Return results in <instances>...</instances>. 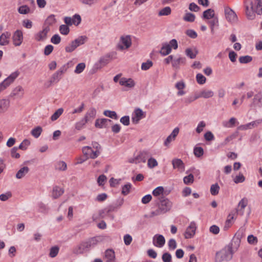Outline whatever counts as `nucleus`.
<instances>
[{"label": "nucleus", "instance_id": "obj_15", "mask_svg": "<svg viewBox=\"0 0 262 262\" xmlns=\"http://www.w3.org/2000/svg\"><path fill=\"white\" fill-rule=\"evenodd\" d=\"M119 84L128 89H132L135 86V82L132 78L125 77L121 78L119 80Z\"/></svg>", "mask_w": 262, "mask_h": 262}, {"label": "nucleus", "instance_id": "obj_21", "mask_svg": "<svg viewBox=\"0 0 262 262\" xmlns=\"http://www.w3.org/2000/svg\"><path fill=\"white\" fill-rule=\"evenodd\" d=\"M111 121V120L106 118L98 119L96 120L95 126L99 128H105Z\"/></svg>", "mask_w": 262, "mask_h": 262}, {"label": "nucleus", "instance_id": "obj_61", "mask_svg": "<svg viewBox=\"0 0 262 262\" xmlns=\"http://www.w3.org/2000/svg\"><path fill=\"white\" fill-rule=\"evenodd\" d=\"M245 230L244 228H241L235 233L234 237L241 239L245 235Z\"/></svg>", "mask_w": 262, "mask_h": 262}, {"label": "nucleus", "instance_id": "obj_10", "mask_svg": "<svg viewBox=\"0 0 262 262\" xmlns=\"http://www.w3.org/2000/svg\"><path fill=\"white\" fill-rule=\"evenodd\" d=\"M186 59L185 57L179 55L174 57L172 63V67L176 70H179L181 65H184L186 63Z\"/></svg>", "mask_w": 262, "mask_h": 262}, {"label": "nucleus", "instance_id": "obj_58", "mask_svg": "<svg viewBox=\"0 0 262 262\" xmlns=\"http://www.w3.org/2000/svg\"><path fill=\"white\" fill-rule=\"evenodd\" d=\"M248 243L250 245H255L258 242L257 238L253 235H249L247 237Z\"/></svg>", "mask_w": 262, "mask_h": 262}, {"label": "nucleus", "instance_id": "obj_52", "mask_svg": "<svg viewBox=\"0 0 262 262\" xmlns=\"http://www.w3.org/2000/svg\"><path fill=\"white\" fill-rule=\"evenodd\" d=\"M196 80L199 84H203L206 82V78L203 74L198 73L196 75Z\"/></svg>", "mask_w": 262, "mask_h": 262}, {"label": "nucleus", "instance_id": "obj_41", "mask_svg": "<svg viewBox=\"0 0 262 262\" xmlns=\"http://www.w3.org/2000/svg\"><path fill=\"white\" fill-rule=\"evenodd\" d=\"M158 163L157 161L154 158L150 157L147 161V166L149 168H153L158 166Z\"/></svg>", "mask_w": 262, "mask_h": 262}, {"label": "nucleus", "instance_id": "obj_50", "mask_svg": "<svg viewBox=\"0 0 262 262\" xmlns=\"http://www.w3.org/2000/svg\"><path fill=\"white\" fill-rule=\"evenodd\" d=\"M103 114L105 116L114 119L116 120L118 119V116L117 115V113L115 111L106 110L104 112Z\"/></svg>", "mask_w": 262, "mask_h": 262}, {"label": "nucleus", "instance_id": "obj_42", "mask_svg": "<svg viewBox=\"0 0 262 262\" xmlns=\"http://www.w3.org/2000/svg\"><path fill=\"white\" fill-rule=\"evenodd\" d=\"M171 10L169 7H166L161 9L158 13L159 16H167L171 13Z\"/></svg>", "mask_w": 262, "mask_h": 262}, {"label": "nucleus", "instance_id": "obj_9", "mask_svg": "<svg viewBox=\"0 0 262 262\" xmlns=\"http://www.w3.org/2000/svg\"><path fill=\"white\" fill-rule=\"evenodd\" d=\"M82 151L86 157V159L89 158L94 159L99 156L98 151H95L92 147L89 146L83 147L82 148Z\"/></svg>", "mask_w": 262, "mask_h": 262}, {"label": "nucleus", "instance_id": "obj_44", "mask_svg": "<svg viewBox=\"0 0 262 262\" xmlns=\"http://www.w3.org/2000/svg\"><path fill=\"white\" fill-rule=\"evenodd\" d=\"M63 109L62 108H58L51 117L52 121L56 120L63 113Z\"/></svg>", "mask_w": 262, "mask_h": 262}, {"label": "nucleus", "instance_id": "obj_17", "mask_svg": "<svg viewBox=\"0 0 262 262\" xmlns=\"http://www.w3.org/2000/svg\"><path fill=\"white\" fill-rule=\"evenodd\" d=\"M105 262H116V256L113 249H107L105 251Z\"/></svg>", "mask_w": 262, "mask_h": 262}, {"label": "nucleus", "instance_id": "obj_37", "mask_svg": "<svg viewBox=\"0 0 262 262\" xmlns=\"http://www.w3.org/2000/svg\"><path fill=\"white\" fill-rule=\"evenodd\" d=\"M55 168L60 171H64L67 168V165L64 161H60L56 163Z\"/></svg>", "mask_w": 262, "mask_h": 262}, {"label": "nucleus", "instance_id": "obj_12", "mask_svg": "<svg viewBox=\"0 0 262 262\" xmlns=\"http://www.w3.org/2000/svg\"><path fill=\"white\" fill-rule=\"evenodd\" d=\"M12 40L14 46H20L23 40V33L22 31L19 30H16L13 35Z\"/></svg>", "mask_w": 262, "mask_h": 262}, {"label": "nucleus", "instance_id": "obj_14", "mask_svg": "<svg viewBox=\"0 0 262 262\" xmlns=\"http://www.w3.org/2000/svg\"><path fill=\"white\" fill-rule=\"evenodd\" d=\"M66 71L63 67L61 68L52 75L51 77L50 82L52 83L58 82L61 79L62 76Z\"/></svg>", "mask_w": 262, "mask_h": 262}, {"label": "nucleus", "instance_id": "obj_20", "mask_svg": "<svg viewBox=\"0 0 262 262\" xmlns=\"http://www.w3.org/2000/svg\"><path fill=\"white\" fill-rule=\"evenodd\" d=\"M11 36V33L9 32H5L0 36V45L6 46L9 43V38Z\"/></svg>", "mask_w": 262, "mask_h": 262}, {"label": "nucleus", "instance_id": "obj_64", "mask_svg": "<svg viewBox=\"0 0 262 262\" xmlns=\"http://www.w3.org/2000/svg\"><path fill=\"white\" fill-rule=\"evenodd\" d=\"M162 259L163 262H172L171 255L168 252L164 253L162 255Z\"/></svg>", "mask_w": 262, "mask_h": 262}, {"label": "nucleus", "instance_id": "obj_45", "mask_svg": "<svg viewBox=\"0 0 262 262\" xmlns=\"http://www.w3.org/2000/svg\"><path fill=\"white\" fill-rule=\"evenodd\" d=\"M220 186L217 183L212 184L210 187V193L213 195H216L219 193Z\"/></svg>", "mask_w": 262, "mask_h": 262}, {"label": "nucleus", "instance_id": "obj_54", "mask_svg": "<svg viewBox=\"0 0 262 262\" xmlns=\"http://www.w3.org/2000/svg\"><path fill=\"white\" fill-rule=\"evenodd\" d=\"M59 31L61 34L68 35L70 32V29L67 25H61L59 27Z\"/></svg>", "mask_w": 262, "mask_h": 262}, {"label": "nucleus", "instance_id": "obj_24", "mask_svg": "<svg viewBox=\"0 0 262 262\" xmlns=\"http://www.w3.org/2000/svg\"><path fill=\"white\" fill-rule=\"evenodd\" d=\"M10 106L9 100L3 99L0 100V114L5 113Z\"/></svg>", "mask_w": 262, "mask_h": 262}, {"label": "nucleus", "instance_id": "obj_60", "mask_svg": "<svg viewBox=\"0 0 262 262\" xmlns=\"http://www.w3.org/2000/svg\"><path fill=\"white\" fill-rule=\"evenodd\" d=\"M152 62L150 60H147L145 62H143L141 64V69L143 71H146L149 69L152 66Z\"/></svg>", "mask_w": 262, "mask_h": 262}, {"label": "nucleus", "instance_id": "obj_27", "mask_svg": "<svg viewBox=\"0 0 262 262\" xmlns=\"http://www.w3.org/2000/svg\"><path fill=\"white\" fill-rule=\"evenodd\" d=\"M248 203V199L246 198H243L238 204V211H241V214L244 213V210Z\"/></svg>", "mask_w": 262, "mask_h": 262}, {"label": "nucleus", "instance_id": "obj_22", "mask_svg": "<svg viewBox=\"0 0 262 262\" xmlns=\"http://www.w3.org/2000/svg\"><path fill=\"white\" fill-rule=\"evenodd\" d=\"M96 110L94 108H90L86 113L83 119L88 122L92 120L96 116Z\"/></svg>", "mask_w": 262, "mask_h": 262}, {"label": "nucleus", "instance_id": "obj_38", "mask_svg": "<svg viewBox=\"0 0 262 262\" xmlns=\"http://www.w3.org/2000/svg\"><path fill=\"white\" fill-rule=\"evenodd\" d=\"M59 251V248L58 246L52 247L50 249L49 256L52 258L56 257L58 254Z\"/></svg>", "mask_w": 262, "mask_h": 262}, {"label": "nucleus", "instance_id": "obj_6", "mask_svg": "<svg viewBox=\"0 0 262 262\" xmlns=\"http://www.w3.org/2000/svg\"><path fill=\"white\" fill-rule=\"evenodd\" d=\"M50 31V27L48 26H43L42 30L34 35V39L37 41H45L48 38V34Z\"/></svg>", "mask_w": 262, "mask_h": 262}, {"label": "nucleus", "instance_id": "obj_57", "mask_svg": "<svg viewBox=\"0 0 262 262\" xmlns=\"http://www.w3.org/2000/svg\"><path fill=\"white\" fill-rule=\"evenodd\" d=\"M195 15L191 13H187L184 16L183 19L184 20L188 22H193L195 20Z\"/></svg>", "mask_w": 262, "mask_h": 262}, {"label": "nucleus", "instance_id": "obj_8", "mask_svg": "<svg viewBox=\"0 0 262 262\" xmlns=\"http://www.w3.org/2000/svg\"><path fill=\"white\" fill-rule=\"evenodd\" d=\"M196 229L197 226L195 222H191L184 233V237L186 239L193 238L195 234Z\"/></svg>", "mask_w": 262, "mask_h": 262}, {"label": "nucleus", "instance_id": "obj_39", "mask_svg": "<svg viewBox=\"0 0 262 262\" xmlns=\"http://www.w3.org/2000/svg\"><path fill=\"white\" fill-rule=\"evenodd\" d=\"M56 23V19L55 18V15H50L48 17V18L46 19L45 24L43 26H52L54 25Z\"/></svg>", "mask_w": 262, "mask_h": 262}, {"label": "nucleus", "instance_id": "obj_34", "mask_svg": "<svg viewBox=\"0 0 262 262\" xmlns=\"http://www.w3.org/2000/svg\"><path fill=\"white\" fill-rule=\"evenodd\" d=\"M88 37L86 36H80L75 39L73 41L76 45L77 47L84 44L87 40Z\"/></svg>", "mask_w": 262, "mask_h": 262}, {"label": "nucleus", "instance_id": "obj_62", "mask_svg": "<svg viewBox=\"0 0 262 262\" xmlns=\"http://www.w3.org/2000/svg\"><path fill=\"white\" fill-rule=\"evenodd\" d=\"M245 180V178L242 173H239L238 175L236 176L233 179V181L235 183L238 184L243 183Z\"/></svg>", "mask_w": 262, "mask_h": 262}, {"label": "nucleus", "instance_id": "obj_25", "mask_svg": "<svg viewBox=\"0 0 262 262\" xmlns=\"http://www.w3.org/2000/svg\"><path fill=\"white\" fill-rule=\"evenodd\" d=\"M236 124H238L237 119L235 118L232 117L229 121H224L223 122V126L226 128H231L235 126Z\"/></svg>", "mask_w": 262, "mask_h": 262}, {"label": "nucleus", "instance_id": "obj_2", "mask_svg": "<svg viewBox=\"0 0 262 262\" xmlns=\"http://www.w3.org/2000/svg\"><path fill=\"white\" fill-rule=\"evenodd\" d=\"M98 241L96 237L90 238L73 247L72 252L76 255L82 254L95 247Z\"/></svg>", "mask_w": 262, "mask_h": 262}, {"label": "nucleus", "instance_id": "obj_19", "mask_svg": "<svg viewBox=\"0 0 262 262\" xmlns=\"http://www.w3.org/2000/svg\"><path fill=\"white\" fill-rule=\"evenodd\" d=\"M172 164L173 169H177L182 171L184 170L185 166L183 162L180 159H174L172 161Z\"/></svg>", "mask_w": 262, "mask_h": 262}, {"label": "nucleus", "instance_id": "obj_23", "mask_svg": "<svg viewBox=\"0 0 262 262\" xmlns=\"http://www.w3.org/2000/svg\"><path fill=\"white\" fill-rule=\"evenodd\" d=\"M29 171V168L28 166L21 167L16 173V178L20 179L24 178Z\"/></svg>", "mask_w": 262, "mask_h": 262}, {"label": "nucleus", "instance_id": "obj_3", "mask_svg": "<svg viewBox=\"0 0 262 262\" xmlns=\"http://www.w3.org/2000/svg\"><path fill=\"white\" fill-rule=\"evenodd\" d=\"M234 253L232 245H228L216 253L215 262L229 261L232 259Z\"/></svg>", "mask_w": 262, "mask_h": 262}, {"label": "nucleus", "instance_id": "obj_30", "mask_svg": "<svg viewBox=\"0 0 262 262\" xmlns=\"http://www.w3.org/2000/svg\"><path fill=\"white\" fill-rule=\"evenodd\" d=\"M208 23L210 25L211 33L213 34L214 33V28L217 27L219 25L217 17H213V19L208 21Z\"/></svg>", "mask_w": 262, "mask_h": 262}, {"label": "nucleus", "instance_id": "obj_40", "mask_svg": "<svg viewBox=\"0 0 262 262\" xmlns=\"http://www.w3.org/2000/svg\"><path fill=\"white\" fill-rule=\"evenodd\" d=\"M241 239L236 238L234 237L232 243L230 245H232L233 250L234 251H236L237 250L238 248H239L241 244Z\"/></svg>", "mask_w": 262, "mask_h": 262}, {"label": "nucleus", "instance_id": "obj_28", "mask_svg": "<svg viewBox=\"0 0 262 262\" xmlns=\"http://www.w3.org/2000/svg\"><path fill=\"white\" fill-rule=\"evenodd\" d=\"M64 192V190L58 186H55L53 188L52 197L57 199L61 196Z\"/></svg>", "mask_w": 262, "mask_h": 262}, {"label": "nucleus", "instance_id": "obj_49", "mask_svg": "<svg viewBox=\"0 0 262 262\" xmlns=\"http://www.w3.org/2000/svg\"><path fill=\"white\" fill-rule=\"evenodd\" d=\"M30 9L27 5H23L19 7L18 9V11L20 14H26L30 12Z\"/></svg>", "mask_w": 262, "mask_h": 262}, {"label": "nucleus", "instance_id": "obj_4", "mask_svg": "<svg viewBox=\"0 0 262 262\" xmlns=\"http://www.w3.org/2000/svg\"><path fill=\"white\" fill-rule=\"evenodd\" d=\"M172 206V203L167 199L162 198L160 200V204L158 208L150 213L151 216H158L165 213L169 211Z\"/></svg>", "mask_w": 262, "mask_h": 262}, {"label": "nucleus", "instance_id": "obj_36", "mask_svg": "<svg viewBox=\"0 0 262 262\" xmlns=\"http://www.w3.org/2000/svg\"><path fill=\"white\" fill-rule=\"evenodd\" d=\"M234 217L232 215L230 214L225 222L224 230H227L232 225L233 223Z\"/></svg>", "mask_w": 262, "mask_h": 262}, {"label": "nucleus", "instance_id": "obj_46", "mask_svg": "<svg viewBox=\"0 0 262 262\" xmlns=\"http://www.w3.org/2000/svg\"><path fill=\"white\" fill-rule=\"evenodd\" d=\"M41 132H42L41 127H39V126H37L32 130L31 134L33 137H34L36 138H37L39 137Z\"/></svg>", "mask_w": 262, "mask_h": 262}, {"label": "nucleus", "instance_id": "obj_1", "mask_svg": "<svg viewBox=\"0 0 262 262\" xmlns=\"http://www.w3.org/2000/svg\"><path fill=\"white\" fill-rule=\"evenodd\" d=\"M246 9V15L249 19H253L256 13L258 15L262 14V0H254L253 2L250 0H246L244 2Z\"/></svg>", "mask_w": 262, "mask_h": 262}, {"label": "nucleus", "instance_id": "obj_47", "mask_svg": "<svg viewBox=\"0 0 262 262\" xmlns=\"http://www.w3.org/2000/svg\"><path fill=\"white\" fill-rule=\"evenodd\" d=\"M85 68V64L84 62L78 63L74 70L76 74H80L82 73Z\"/></svg>", "mask_w": 262, "mask_h": 262}, {"label": "nucleus", "instance_id": "obj_33", "mask_svg": "<svg viewBox=\"0 0 262 262\" xmlns=\"http://www.w3.org/2000/svg\"><path fill=\"white\" fill-rule=\"evenodd\" d=\"M202 97L203 98L207 99L211 98L214 96V92L210 90L203 89L201 91Z\"/></svg>", "mask_w": 262, "mask_h": 262}, {"label": "nucleus", "instance_id": "obj_5", "mask_svg": "<svg viewBox=\"0 0 262 262\" xmlns=\"http://www.w3.org/2000/svg\"><path fill=\"white\" fill-rule=\"evenodd\" d=\"M132 45V39L129 35H122L120 37L117 45V49L119 51L127 50Z\"/></svg>", "mask_w": 262, "mask_h": 262}, {"label": "nucleus", "instance_id": "obj_16", "mask_svg": "<svg viewBox=\"0 0 262 262\" xmlns=\"http://www.w3.org/2000/svg\"><path fill=\"white\" fill-rule=\"evenodd\" d=\"M143 112L140 108L135 110L132 117L133 123L137 124L139 121L144 117Z\"/></svg>", "mask_w": 262, "mask_h": 262}, {"label": "nucleus", "instance_id": "obj_29", "mask_svg": "<svg viewBox=\"0 0 262 262\" xmlns=\"http://www.w3.org/2000/svg\"><path fill=\"white\" fill-rule=\"evenodd\" d=\"M171 52V48L168 45V43H164L162 45L160 53L162 56H166Z\"/></svg>", "mask_w": 262, "mask_h": 262}, {"label": "nucleus", "instance_id": "obj_31", "mask_svg": "<svg viewBox=\"0 0 262 262\" xmlns=\"http://www.w3.org/2000/svg\"><path fill=\"white\" fill-rule=\"evenodd\" d=\"M253 103L258 107H262V94H256L253 99Z\"/></svg>", "mask_w": 262, "mask_h": 262}, {"label": "nucleus", "instance_id": "obj_32", "mask_svg": "<svg viewBox=\"0 0 262 262\" xmlns=\"http://www.w3.org/2000/svg\"><path fill=\"white\" fill-rule=\"evenodd\" d=\"M214 11L213 9H208L203 12V17L205 19H209L211 18H213V17H215L214 16Z\"/></svg>", "mask_w": 262, "mask_h": 262}, {"label": "nucleus", "instance_id": "obj_59", "mask_svg": "<svg viewBox=\"0 0 262 262\" xmlns=\"http://www.w3.org/2000/svg\"><path fill=\"white\" fill-rule=\"evenodd\" d=\"M77 48V47L75 43H74V42L72 41L66 47L65 50L67 52L71 53L74 51Z\"/></svg>", "mask_w": 262, "mask_h": 262}, {"label": "nucleus", "instance_id": "obj_18", "mask_svg": "<svg viewBox=\"0 0 262 262\" xmlns=\"http://www.w3.org/2000/svg\"><path fill=\"white\" fill-rule=\"evenodd\" d=\"M114 210V207L113 206H109L103 209L100 210L99 211V215L100 218H104L106 216H110L112 219H114V216L110 214L111 212Z\"/></svg>", "mask_w": 262, "mask_h": 262}, {"label": "nucleus", "instance_id": "obj_48", "mask_svg": "<svg viewBox=\"0 0 262 262\" xmlns=\"http://www.w3.org/2000/svg\"><path fill=\"white\" fill-rule=\"evenodd\" d=\"M193 153L196 157H200L204 154V150L201 147H195L193 149Z\"/></svg>", "mask_w": 262, "mask_h": 262}, {"label": "nucleus", "instance_id": "obj_63", "mask_svg": "<svg viewBox=\"0 0 262 262\" xmlns=\"http://www.w3.org/2000/svg\"><path fill=\"white\" fill-rule=\"evenodd\" d=\"M60 41L61 37L57 34H54L51 38V42L54 45H58Z\"/></svg>", "mask_w": 262, "mask_h": 262}, {"label": "nucleus", "instance_id": "obj_55", "mask_svg": "<svg viewBox=\"0 0 262 262\" xmlns=\"http://www.w3.org/2000/svg\"><path fill=\"white\" fill-rule=\"evenodd\" d=\"M164 191V188L162 186H159L152 191V194L155 196H159L162 194Z\"/></svg>", "mask_w": 262, "mask_h": 262}, {"label": "nucleus", "instance_id": "obj_35", "mask_svg": "<svg viewBox=\"0 0 262 262\" xmlns=\"http://www.w3.org/2000/svg\"><path fill=\"white\" fill-rule=\"evenodd\" d=\"M185 52L186 56L191 59L195 58L198 54V51L195 49L193 50L190 48L186 49Z\"/></svg>", "mask_w": 262, "mask_h": 262}, {"label": "nucleus", "instance_id": "obj_26", "mask_svg": "<svg viewBox=\"0 0 262 262\" xmlns=\"http://www.w3.org/2000/svg\"><path fill=\"white\" fill-rule=\"evenodd\" d=\"M19 73H20L18 71H16L12 73L7 78L4 80L8 84V85H10L19 76Z\"/></svg>", "mask_w": 262, "mask_h": 262}, {"label": "nucleus", "instance_id": "obj_43", "mask_svg": "<svg viewBox=\"0 0 262 262\" xmlns=\"http://www.w3.org/2000/svg\"><path fill=\"white\" fill-rule=\"evenodd\" d=\"M132 184L129 183H128L126 184L123 185L122 187V193L124 195H127L130 192V188H132Z\"/></svg>", "mask_w": 262, "mask_h": 262}, {"label": "nucleus", "instance_id": "obj_56", "mask_svg": "<svg viewBox=\"0 0 262 262\" xmlns=\"http://www.w3.org/2000/svg\"><path fill=\"white\" fill-rule=\"evenodd\" d=\"M206 126V123L204 121H200L195 129L196 132L198 134H200L201 132H202L204 130V128Z\"/></svg>", "mask_w": 262, "mask_h": 262}, {"label": "nucleus", "instance_id": "obj_7", "mask_svg": "<svg viewBox=\"0 0 262 262\" xmlns=\"http://www.w3.org/2000/svg\"><path fill=\"white\" fill-rule=\"evenodd\" d=\"M224 13L226 20L230 23H235L238 20V17L235 12L228 6L224 7Z\"/></svg>", "mask_w": 262, "mask_h": 262}, {"label": "nucleus", "instance_id": "obj_51", "mask_svg": "<svg viewBox=\"0 0 262 262\" xmlns=\"http://www.w3.org/2000/svg\"><path fill=\"white\" fill-rule=\"evenodd\" d=\"M86 123L87 122L82 118L79 121H78L75 123V127L77 130H81Z\"/></svg>", "mask_w": 262, "mask_h": 262}, {"label": "nucleus", "instance_id": "obj_53", "mask_svg": "<svg viewBox=\"0 0 262 262\" xmlns=\"http://www.w3.org/2000/svg\"><path fill=\"white\" fill-rule=\"evenodd\" d=\"M252 60V57L249 55L241 56L239 58V61L241 63H247L251 62Z\"/></svg>", "mask_w": 262, "mask_h": 262}, {"label": "nucleus", "instance_id": "obj_13", "mask_svg": "<svg viewBox=\"0 0 262 262\" xmlns=\"http://www.w3.org/2000/svg\"><path fill=\"white\" fill-rule=\"evenodd\" d=\"M24 95V89L20 85L17 86L11 92L10 94V97L14 98L21 99L23 97Z\"/></svg>", "mask_w": 262, "mask_h": 262}, {"label": "nucleus", "instance_id": "obj_11", "mask_svg": "<svg viewBox=\"0 0 262 262\" xmlns=\"http://www.w3.org/2000/svg\"><path fill=\"white\" fill-rule=\"evenodd\" d=\"M152 243L155 246L162 248L165 244V239L162 235L157 234L154 236Z\"/></svg>", "mask_w": 262, "mask_h": 262}]
</instances>
